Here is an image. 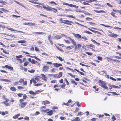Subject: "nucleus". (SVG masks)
<instances>
[{
    "mask_svg": "<svg viewBox=\"0 0 121 121\" xmlns=\"http://www.w3.org/2000/svg\"><path fill=\"white\" fill-rule=\"evenodd\" d=\"M110 79H111L112 80L114 81H116V79H115L114 78H113L112 77L110 76Z\"/></svg>",
    "mask_w": 121,
    "mask_h": 121,
    "instance_id": "nucleus-63",
    "label": "nucleus"
},
{
    "mask_svg": "<svg viewBox=\"0 0 121 121\" xmlns=\"http://www.w3.org/2000/svg\"><path fill=\"white\" fill-rule=\"evenodd\" d=\"M7 68H8L10 70H13V68L12 67H11L10 66H8V65H7Z\"/></svg>",
    "mask_w": 121,
    "mask_h": 121,
    "instance_id": "nucleus-42",
    "label": "nucleus"
},
{
    "mask_svg": "<svg viewBox=\"0 0 121 121\" xmlns=\"http://www.w3.org/2000/svg\"><path fill=\"white\" fill-rule=\"evenodd\" d=\"M113 87L114 88L118 89H120V87L119 86H117L115 85H113Z\"/></svg>",
    "mask_w": 121,
    "mask_h": 121,
    "instance_id": "nucleus-51",
    "label": "nucleus"
},
{
    "mask_svg": "<svg viewBox=\"0 0 121 121\" xmlns=\"http://www.w3.org/2000/svg\"><path fill=\"white\" fill-rule=\"evenodd\" d=\"M98 119L97 118H94L91 119V121H98Z\"/></svg>",
    "mask_w": 121,
    "mask_h": 121,
    "instance_id": "nucleus-39",
    "label": "nucleus"
},
{
    "mask_svg": "<svg viewBox=\"0 0 121 121\" xmlns=\"http://www.w3.org/2000/svg\"><path fill=\"white\" fill-rule=\"evenodd\" d=\"M20 115V114H16L15 116H13V118L14 119H16Z\"/></svg>",
    "mask_w": 121,
    "mask_h": 121,
    "instance_id": "nucleus-22",
    "label": "nucleus"
},
{
    "mask_svg": "<svg viewBox=\"0 0 121 121\" xmlns=\"http://www.w3.org/2000/svg\"><path fill=\"white\" fill-rule=\"evenodd\" d=\"M111 33L112 34H110L109 35V36L113 37H116L118 36L116 34H114L112 33Z\"/></svg>",
    "mask_w": 121,
    "mask_h": 121,
    "instance_id": "nucleus-15",
    "label": "nucleus"
},
{
    "mask_svg": "<svg viewBox=\"0 0 121 121\" xmlns=\"http://www.w3.org/2000/svg\"><path fill=\"white\" fill-rule=\"evenodd\" d=\"M41 75L42 77L41 78L44 81H47L48 78L46 76L43 74H41Z\"/></svg>",
    "mask_w": 121,
    "mask_h": 121,
    "instance_id": "nucleus-10",
    "label": "nucleus"
},
{
    "mask_svg": "<svg viewBox=\"0 0 121 121\" xmlns=\"http://www.w3.org/2000/svg\"><path fill=\"white\" fill-rule=\"evenodd\" d=\"M80 118L78 117H76L74 119H73V121H80Z\"/></svg>",
    "mask_w": 121,
    "mask_h": 121,
    "instance_id": "nucleus-17",
    "label": "nucleus"
},
{
    "mask_svg": "<svg viewBox=\"0 0 121 121\" xmlns=\"http://www.w3.org/2000/svg\"><path fill=\"white\" fill-rule=\"evenodd\" d=\"M43 103L45 105H46L47 104H49L50 103V102L47 100L44 101L43 102Z\"/></svg>",
    "mask_w": 121,
    "mask_h": 121,
    "instance_id": "nucleus-18",
    "label": "nucleus"
},
{
    "mask_svg": "<svg viewBox=\"0 0 121 121\" xmlns=\"http://www.w3.org/2000/svg\"><path fill=\"white\" fill-rule=\"evenodd\" d=\"M49 67L48 65H44L43 67L42 71L45 72L47 71L49 69Z\"/></svg>",
    "mask_w": 121,
    "mask_h": 121,
    "instance_id": "nucleus-7",
    "label": "nucleus"
},
{
    "mask_svg": "<svg viewBox=\"0 0 121 121\" xmlns=\"http://www.w3.org/2000/svg\"><path fill=\"white\" fill-rule=\"evenodd\" d=\"M62 73L60 72L59 73V74H53L52 75L54 78H59L61 77L62 75Z\"/></svg>",
    "mask_w": 121,
    "mask_h": 121,
    "instance_id": "nucleus-5",
    "label": "nucleus"
},
{
    "mask_svg": "<svg viewBox=\"0 0 121 121\" xmlns=\"http://www.w3.org/2000/svg\"><path fill=\"white\" fill-rule=\"evenodd\" d=\"M68 74L71 76L73 78H74L75 77V75H73L72 74V73H68Z\"/></svg>",
    "mask_w": 121,
    "mask_h": 121,
    "instance_id": "nucleus-58",
    "label": "nucleus"
},
{
    "mask_svg": "<svg viewBox=\"0 0 121 121\" xmlns=\"http://www.w3.org/2000/svg\"><path fill=\"white\" fill-rule=\"evenodd\" d=\"M19 90H21L24 88V87L21 86H17Z\"/></svg>",
    "mask_w": 121,
    "mask_h": 121,
    "instance_id": "nucleus-61",
    "label": "nucleus"
},
{
    "mask_svg": "<svg viewBox=\"0 0 121 121\" xmlns=\"http://www.w3.org/2000/svg\"><path fill=\"white\" fill-rule=\"evenodd\" d=\"M66 86V84L65 83H64L62 85H61L60 86L62 88H64Z\"/></svg>",
    "mask_w": 121,
    "mask_h": 121,
    "instance_id": "nucleus-45",
    "label": "nucleus"
},
{
    "mask_svg": "<svg viewBox=\"0 0 121 121\" xmlns=\"http://www.w3.org/2000/svg\"><path fill=\"white\" fill-rule=\"evenodd\" d=\"M7 28L8 30H11L12 31H16V30H14L12 28H9L8 27H7Z\"/></svg>",
    "mask_w": 121,
    "mask_h": 121,
    "instance_id": "nucleus-46",
    "label": "nucleus"
},
{
    "mask_svg": "<svg viewBox=\"0 0 121 121\" xmlns=\"http://www.w3.org/2000/svg\"><path fill=\"white\" fill-rule=\"evenodd\" d=\"M4 100H5L4 101L2 102V103H3L5 104V105L6 106H9V104L8 103V102L9 101V99H7L6 98H5Z\"/></svg>",
    "mask_w": 121,
    "mask_h": 121,
    "instance_id": "nucleus-6",
    "label": "nucleus"
},
{
    "mask_svg": "<svg viewBox=\"0 0 121 121\" xmlns=\"http://www.w3.org/2000/svg\"><path fill=\"white\" fill-rule=\"evenodd\" d=\"M60 22L62 23L66 24L69 25L71 26L72 25L71 23H73V22L71 21H69L68 20H63L62 22Z\"/></svg>",
    "mask_w": 121,
    "mask_h": 121,
    "instance_id": "nucleus-4",
    "label": "nucleus"
},
{
    "mask_svg": "<svg viewBox=\"0 0 121 121\" xmlns=\"http://www.w3.org/2000/svg\"><path fill=\"white\" fill-rule=\"evenodd\" d=\"M10 89L12 91H15L16 90V89L14 87H11L10 88Z\"/></svg>",
    "mask_w": 121,
    "mask_h": 121,
    "instance_id": "nucleus-28",
    "label": "nucleus"
},
{
    "mask_svg": "<svg viewBox=\"0 0 121 121\" xmlns=\"http://www.w3.org/2000/svg\"><path fill=\"white\" fill-rule=\"evenodd\" d=\"M42 83H38L36 84H35V85H34V86H41L42 85Z\"/></svg>",
    "mask_w": 121,
    "mask_h": 121,
    "instance_id": "nucleus-53",
    "label": "nucleus"
},
{
    "mask_svg": "<svg viewBox=\"0 0 121 121\" xmlns=\"http://www.w3.org/2000/svg\"><path fill=\"white\" fill-rule=\"evenodd\" d=\"M28 71L29 72L33 73L34 72L35 70L33 69H32L31 70H28Z\"/></svg>",
    "mask_w": 121,
    "mask_h": 121,
    "instance_id": "nucleus-47",
    "label": "nucleus"
},
{
    "mask_svg": "<svg viewBox=\"0 0 121 121\" xmlns=\"http://www.w3.org/2000/svg\"><path fill=\"white\" fill-rule=\"evenodd\" d=\"M111 15L114 17H117V16L115 15V13L112 12H111Z\"/></svg>",
    "mask_w": 121,
    "mask_h": 121,
    "instance_id": "nucleus-37",
    "label": "nucleus"
},
{
    "mask_svg": "<svg viewBox=\"0 0 121 121\" xmlns=\"http://www.w3.org/2000/svg\"><path fill=\"white\" fill-rule=\"evenodd\" d=\"M93 88L95 89V90L96 91H98L99 90L98 88H96V86H93Z\"/></svg>",
    "mask_w": 121,
    "mask_h": 121,
    "instance_id": "nucleus-62",
    "label": "nucleus"
},
{
    "mask_svg": "<svg viewBox=\"0 0 121 121\" xmlns=\"http://www.w3.org/2000/svg\"><path fill=\"white\" fill-rule=\"evenodd\" d=\"M54 66L58 68L60 66H61L62 65L61 64L54 63H53Z\"/></svg>",
    "mask_w": 121,
    "mask_h": 121,
    "instance_id": "nucleus-9",
    "label": "nucleus"
},
{
    "mask_svg": "<svg viewBox=\"0 0 121 121\" xmlns=\"http://www.w3.org/2000/svg\"><path fill=\"white\" fill-rule=\"evenodd\" d=\"M75 70H76L79 73H80V74L82 75H84V73H83L81 72H80L78 70L76 69H75Z\"/></svg>",
    "mask_w": 121,
    "mask_h": 121,
    "instance_id": "nucleus-33",
    "label": "nucleus"
},
{
    "mask_svg": "<svg viewBox=\"0 0 121 121\" xmlns=\"http://www.w3.org/2000/svg\"><path fill=\"white\" fill-rule=\"evenodd\" d=\"M23 56L22 55H20L19 56H16V57L17 58L16 59V60H17L21 61L22 62V59H20V58H21Z\"/></svg>",
    "mask_w": 121,
    "mask_h": 121,
    "instance_id": "nucleus-11",
    "label": "nucleus"
},
{
    "mask_svg": "<svg viewBox=\"0 0 121 121\" xmlns=\"http://www.w3.org/2000/svg\"><path fill=\"white\" fill-rule=\"evenodd\" d=\"M27 98V95L26 94H24L23 97V100L24 99H26V98Z\"/></svg>",
    "mask_w": 121,
    "mask_h": 121,
    "instance_id": "nucleus-43",
    "label": "nucleus"
},
{
    "mask_svg": "<svg viewBox=\"0 0 121 121\" xmlns=\"http://www.w3.org/2000/svg\"><path fill=\"white\" fill-rule=\"evenodd\" d=\"M88 29L89 30H90V31H92V32H93L96 33H97V34H100V35H101V33L99 32L98 31H95V30H92V29H90V28H89Z\"/></svg>",
    "mask_w": 121,
    "mask_h": 121,
    "instance_id": "nucleus-16",
    "label": "nucleus"
},
{
    "mask_svg": "<svg viewBox=\"0 0 121 121\" xmlns=\"http://www.w3.org/2000/svg\"><path fill=\"white\" fill-rule=\"evenodd\" d=\"M24 81V79H21L19 81V82L20 83H21L23 82Z\"/></svg>",
    "mask_w": 121,
    "mask_h": 121,
    "instance_id": "nucleus-55",
    "label": "nucleus"
},
{
    "mask_svg": "<svg viewBox=\"0 0 121 121\" xmlns=\"http://www.w3.org/2000/svg\"><path fill=\"white\" fill-rule=\"evenodd\" d=\"M17 42L19 43H25L27 42L26 41L24 40H20L17 41Z\"/></svg>",
    "mask_w": 121,
    "mask_h": 121,
    "instance_id": "nucleus-30",
    "label": "nucleus"
},
{
    "mask_svg": "<svg viewBox=\"0 0 121 121\" xmlns=\"http://www.w3.org/2000/svg\"><path fill=\"white\" fill-rule=\"evenodd\" d=\"M73 46H68L66 47L67 48L69 49H70L73 48Z\"/></svg>",
    "mask_w": 121,
    "mask_h": 121,
    "instance_id": "nucleus-36",
    "label": "nucleus"
},
{
    "mask_svg": "<svg viewBox=\"0 0 121 121\" xmlns=\"http://www.w3.org/2000/svg\"><path fill=\"white\" fill-rule=\"evenodd\" d=\"M56 57L57 58H58L60 60V61H63L64 59H63L60 56L58 57L57 56H56Z\"/></svg>",
    "mask_w": 121,
    "mask_h": 121,
    "instance_id": "nucleus-40",
    "label": "nucleus"
},
{
    "mask_svg": "<svg viewBox=\"0 0 121 121\" xmlns=\"http://www.w3.org/2000/svg\"><path fill=\"white\" fill-rule=\"evenodd\" d=\"M27 82L26 81H24L23 82L22 85L23 86L26 85H27Z\"/></svg>",
    "mask_w": 121,
    "mask_h": 121,
    "instance_id": "nucleus-52",
    "label": "nucleus"
},
{
    "mask_svg": "<svg viewBox=\"0 0 121 121\" xmlns=\"http://www.w3.org/2000/svg\"><path fill=\"white\" fill-rule=\"evenodd\" d=\"M30 94L31 95H35V92L32 91H29Z\"/></svg>",
    "mask_w": 121,
    "mask_h": 121,
    "instance_id": "nucleus-38",
    "label": "nucleus"
},
{
    "mask_svg": "<svg viewBox=\"0 0 121 121\" xmlns=\"http://www.w3.org/2000/svg\"><path fill=\"white\" fill-rule=\"evenodd\" d=\"M60 118L61 120H65L66 119V118L63 117H60Z\"/></svg>",
    "mask_w": 121,
    "mask_h": 121,
    "instance_id": "nucleus-64",
    "label": "nucleus"
},
{
    "mask_svg": "<svg viewBox=\"0 0 121 121\" xmlns=\"http://www.w3.org/2000/svg\"><path fill=\"white\" fill-rule=\"evenodd\" d=\"M48 39L49 40V42H50L51 44L52 45H53V42L51 39L52 38L51 37V36L50 35H49L48 36Z\"/></svg>",
    "mask_w": 121,
    "mask_h": 121,
    "instance_id": "nucleus-13",
    "label": "nucleus"
},
{
    "mask_svg": "<svg viewBox=\"0 0 121 121\" xmlns=\"http://www.w3.org/2000/svg\"><path fill=\"white\" fill-rule=\"evenodd\" d=\"M42 92V90H39L36 91L35 92V95L37 94H39V93L41 92Z\"/></svg>",
    "mask_w": 121,
    "mask_h": 121,
    "instance_id": "nucleus-34",
    "label": "nucleus"
},
{
    "mask_svg": "<svg viewBox=\"0 0 121 121\" xmlns=\"http://www.w3.org/2000/svg\"><path fill=\"white\" fill-rule=\"evenodd\" d=\"M87 47L89 48L90 47H92V48H95V46L94 45H93L92 44H91L89 45H87Z\"/></svg>",
    "mask_w": 121,
    "mask_h": 121,
    "instance_id": "nucleus-25",
    "label": "nucleus"
},
{
    "mask_svg": "<svg viewBox=\"0 0 121 121\" xmlns=\"http://www.w3.org/2000/svg\"><path fill=\"white\" fill-rule=\"evenodd\" d=\"M94 11L96 12L97 13H104L105 12V11L104 10L98 11L96 10H94Z\"/></svg>",
    "mask_w": 121,
    "mask_h": 121,
    "instance_id": "nucleus-21",
    "label": "nucleus"
},
{
    "mask_svg": "<svg viewBox=\"0 0 121 121\" xmlns=\"http://www.w3.org/2000/svg\"><path fill=\"white\" fill-rule=\"evenodd\" d=\"M27 56H30V57H31L32 58H33L34 57L35 58V59H36V60H37L39 61H41L40 59L38 58L36 56H30V55H27Z\"/></svg>",
    "mask_w": 121,
    "mask_h": 121,
    "instance_id": "nucleus-14",
    "label": "nucleus"
},
{
    "mask_svg": "<svg viewBox=\"0 0 121 121\" xmlns=\"http://www.w3.org/2000/svg\"><path fill=\"white\" fill-rule=\"evenodd\" d=\"M99 86L101 87L106 89H108V87L106 86L107 83L104 81L99 80L98 82Z\"/></svg>",
    "mask_w": 121,
    "mask_h": 121,
    "instance_id": "nucleus-1",
    "label": "nucleus"
},
{
    "mask_svg": "<svg viewBox=\"0 0 121 121\" xmlns=\"http://www.w3.org/2000/svg\"><path fill=\"white\" fill-rule=\"evenodd\" d=\"M56 47L57 48V49L60 51H61L62 52H63V50L62 48H60L57 46H56Z\"/></svg>",
    "mask_w": 121,
    "mask_h": 121,
    "instance_id": "nucleus-27",
    "label": "nucleus"
},
{
    "mask_svg": "<svg viewBox=\"0 0 121 121\" xmlns=\"http://www.w3.org/2000/svg\"><path fill=\"white\" fill-rule=\"evenodd\" d=\"M62 37V36H61V35H57L55 37L56 39H60Z\"/></svg>",
    "mask_w": 121,
    "mask_h": 121,
    "instance_id": "nucleus-24",
    "label": "nucleus"
},
{
    "mask_svg": "<svg viewBox=\"0 0 121 121\" xmlns=\"http://www.w3.org/2000/svg\"><path fill=\"white\" fill-rule=\"evenodd\" d=\"M35 60L33 59H32L31 61L32 64H35Z\"/></svg>",
    "mask_w": 121,
    "mask_h": 121,
    "instance_id": "nucleus-49",
    "label": "nucleus"
},
{
    "mask_svg": "<svg viewBox=\"0 0 121 121\" xmlns=\"http://www.w3.org/2000/svg\"><path fill=\"white\" fill-rule=\"evenodd\" d=\"M74 46L75 47V50L76 51L77 49H79L81 48V45L80 44H78L77 45L76 44V46Z\"/></svg>",
    "mask_w": 121,
    "mask_h": 121,
    "instance_id": "nucleus-8",
    "label": "nucleus"
},
{
    "mask_svg": "<svg viewBox=\"0 0 121 121\" xmlns=\"http://www.w3.org/2000/svg\"><path fill=\"white\" fill-rule=\"evenodd\" d=\"M75 36L76 37L78 38H80L82 37L81 36L78 34H77L75 35Z\"/></svg>",
    "mask_w": 121,
    "mask_h": 121,
    "instance_id": "nucleus-32",
    "label": "nucleus"
},
{
    "mask_svg": "<svg viewBox=\"0 0 121 121\" xmlns=\"http://www.w3.org/2000/svg\"><path fill=\"white\" fill-rule=\"evenodd\" d=\"M117 3L118 4H121V0H116Z\"/></svg>",
    "mask_w": 121,
    "mask_h": 121,
    "instance_id": "nucleus-48",
    "label": "nucleus"
},
{
    "mask_svg": "<svg viewBox=\"0 0 121 121\" xmlns=\"http://www.w3.org/2000/svg\"><path fill=\"white\" fill-rule=\"evenodd\" d=\"M86 53L89 56H91L92 54V53H90L89 52H86Z\"/></svg>",
    "mask_w": 121,
    "mask_h": 121,
    "instance_id": "nucleus-60",
    "label": "nucleus"
},
{
    "mask_svg": "<svg viewBox=\"0 0 121 121\" xmlns=\"http://www.w3.org/2000/svg\"><path fill=\"white\" fill-rule=\"evenodd\" d=\"M49 109H43L41 111L42 112H47V113L48 112V111H49Z\"/></svg>",
    "mask_w": 121,
    "mask_h": 121,
    "instance_id": "nucleus-29",
    "label": "nucleus"
},
{
    "mask_svg": "<svg viewBox=\"0 0 121 121\" xmlns=\"http://www.w3.org/2000/svg\"><path fill=\"white\" fill-rule=\"evenodd\" d=\"M112 60L114 61L115 62L117 63H119L120 62V61L116 59H114V60L112 59Z\"/></svg>",
    "mask_w": 121,
    "mask_h": 121,
    "instance_id": "nucleus-59",
    "label": "nucleus"
},
{
    "mask_svg": "<svg viewBox=\"0 0 121 121\" xmlns=\"http://www.w3.org/2000/svg\"><path fill=\"white\" fill-rule=\"evenodd\" d=\"M38 1V0H29V1L33 4H40L39 3L35 2Z\"/></svg>",
    "mask_w": 121,
    "mask_h": 121,
    "instance_id": "nucleus-12",
    "label": "nucleus"
},
{
    "mask_svg": "<svg viewBox=\"0 0 121 121\" xmlns=\"http://www.w3.org/2000/svg\"><path fill=\"white\" fill-rule=\"evenodd\" d=\"M23 95V94L22 93H19L17 94V96L19 97H21L22 95Z\"/></svg>",
    "mask_w": 121,
    "mask_h": 121,
    "instance_id": "nucleus-50",
    "label": "nucleus"
},
{
    "mask_svg": "<svg viewBox=\"0 0 121 121\" xmlns=\"http://www.w3.org/2000/svg\"><path fill=\"white\" fill-rule=\"evenodd\" d=\"M72 101L71 99L69 100L67 103L68 104V106L70 104V103H72Z\"/></svg>",
    "mask_w": 121,
    "mask_h": 121,
    "instance_id": "nucleus-56",
    "label": "nucleus"
},
{
    "mask_svg": "<svg viewBox=\"0 0 121 121\" xmlns=\"http://www.w3.org/2000/svg\"><path fill=\"white\" fill-rule=\"evenodd\" d=\"M100 25H101V26H104L105 27H112L111 26H109V25H105L104 24H100Z\"/></svg>",
    "mask_w": 121,
    "mask_h": 121,
    "instance_id": "nucleus-44",
    "label": "nucleus"
},
{
    "mask_svg": "<svg viewBox=\"0 0 121 121\" xmlns=\"http://www.w3.org/2000/svg\"><path fill=\"white\" fill-rule=\"evenodd\" d=\"M47 113H48V115L49 116H51L52 115L53 113L52 110H51L50 111H48Z\"/></svg>",
    "mask_w": 121,
    "mask_h": 121,
    "instance_id": "nucleus-19",
    "label": "nucleus"
},
{
    "mask_svg": "<svg viewBox=\"0 0 121 121\" xmlns=\"http://www.w3.org/2000/svg\"><path fill=\"white\" fill-rule=\"evenodd\" d=\"M107 60L108 61H111L112 60V59H111L109 57H107Z\"/></svg>",
    "mask_w": 121,
    "mask_h": 121,
    "instance_id": "nucleus-54",
    "label": "nucleus"
},
{
    "mask_svg": "<svg viewBox=\"0 0 121 121\" xmlns=\"http://www.w3.org/2000/svg\"><path fill=\"white\" fill-rule=\"evenodd\" d=\"M34 33L36 34H38V35H40V34H41L43 35L45 33H43V32H34Z\"/></svg>",
    "mask_w": 121,
    "mask_h": 121,
    "instance_id": "nucleus-41",
    "label": "nucleus"
},
{
    "mask_svg": "<svg viewBox=\"0 0 121 121\" xmlns=\"http://www.w3.org/2000/svg\"><path fill=\"white\" fill-rule=\"evenodd\" d=\"M71 82L72 83L74 84L75 85H76L78 84V83L76 82L73 79H71Z\"/></svg>",
    "mask_w": 121,
    "mask_h": 121,
    "instance_id": "nucleus-31",
    "label": "nucleus"
},
{
    "mask_svg": "<svg viewBox=\"0 0 121 121\" xmlns=\"http://www.w3.org/2000/svg\"><path fill=\"white\" fill-rule=\"evenodd\" d=\"M49 3L51 4L52 5H57L56 3L54 1L49 2Z\"/></svg>",
    "mask_w": 121,
    "mask_h": 121,
    "instance_id": "nucleus-26",
    "label": "nucleus"
},
{
    "mask_svg": "<svg viewBox=\"0 0 121 121\" xmlns=\"http://www.w3.org/2000/svg\"><path fill=\"white\" fill-rule=\"evenodd\" d=\"M29 63V62L28 61L25 62L24 64V66H27Z\"/></svg>",
    "mask_w": 121,
    "mask_h": 121,
    "instance_id": "nucleus-57",
    "label": "nucleus"
},
{
    "mask_svg": "<svg viewBox=\"0 0 121 121\" xmlns=\"http://www.w3.org/2000/svg\"><path fill=\"white\" fill-rule=\"evenodd\" d=\"M0 80L1 81H4L7 82H11L8 79H0Z\"/></svg>",
    "mask_w": 121,
    "mask_h": 121,
    "instance_id": "nucleus-20",
    "label": "nucleus"
},
{
    "mask_svg": "<svg viewBox=\"0 0 121 121\" xmlns=\"http://www.w3.org/2000/svg\"><path fill=\"white\" fill-rule=\"evenodd\" d=\"M71 41L72 43L74 45V46H76V44L75 42V41L74 39H71Z\"/></svg>",
    "mask_w": 121,
    "mask_h": 121,
    "instance_id": "nucleus-35",
    "label": "nucleus"
},
{
    "mask_svg": "<svg viewBox=\"0 0 121 121\" xmlns=\"http://www.w3.org/2000/svg\"><path fill=\"white\" fill-rule=\"evenodd\" d=\"M24 101V100H23V99H20L19 100L20 103L19 105L21 108H24L27 103V102H23Z\"/></svg>",
    "mask_w": 121,
    "mask_h": 121,
    "instance_id": "nucleus-3",
    "label": "nucleus"
},
{
    "mask_svg": "<svg viewBox=\"0 0 121 121\" xmlns=\"http://www.w3.org/2000/svg\"><path fill=\"white\" fill-rule=\"evenodd\" d=\"M43 8L46 10L48 11H52L54 13H56L58 11L56 9L52 8L47 5V7L44 5H43Z\"/></svg>",
    "mask_w": 121,
    "mask_h": 121,
    "instance_id": "nucleus-2",
    "label": "nucleus"
},
{
    "mask_svg": "<svg viewBox=\"0 0 121 121\" xmlns=\"http://www.w3.org/2000/svg\"><path fill=\"white\" fill-rule=\"evenodd\" d=\"M66 16L67 17H71L74 19L75 18V17L74 16H73L72 15H67Z\"/></svg>",
    "mask_w": 121,
    "mask_h": 121,
    "instance_id": "nucleus-23",
    "label": "nucleus"
}]
</instances>
